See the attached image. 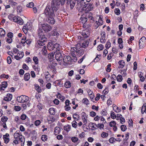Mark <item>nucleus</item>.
I'll list each match as a JSON object with an SVG mask.
<instances>
[{
  "label": "nucleus",
  "instance_id": "obj_1",
  "mask_svg": "<svg viewBox=\"0 0 146 146\" xmlns=\"http://www.w3.org/2000/svg\"><path fill=\"white\" fill-rule=\"evenodd\" d=\"M60 5L59 3L55 0H52L51 3V6L46 7L44 11V13L48 23L50 24H53L55 23V21L54 18L55 16L54 12L58 10Z\"/></svg>",
  "mask_w": 146,
  "mask_h": 146
},
{
  "label": "nucleus",
  "instance_id": "obj_2",
  "mask_svg": "<svg viewBox=\"0 0 146 146\" xmlns=\"http://www.w3.org/2000/svg\"><path fill=\"white\" fill-rule=\"evenodd\" d=\"M86 3V2L85 3V5H83L82 6L79 7L78 6V7L81 8V10H83L86 12H88L92 10L93 7L92 4H91V3L88 4L87 3Z\"/></svg>",
  "mask_w": 146,
  "mask_h": 146
},
{
  "label": "nucleus",
  "instance_id": "obj_3",
  "mask_svg": "<svg viewBox=\"0 0 146 146\" xmlns=\"http://www.w3.org/2000/svg\"><path fill=\"white\" fill-rule=\"evenodd\" d=\"M17 100L18 102L23 103L28 102L29 100V98L26 96L22 95L20 96L17 97Z\"/></svg>",
  "mask_w": 146,
  "mask_h": 146
},
{
  "label": "nucleus",
  "instance_id": "obj_4",
  "mask_svg": "<svg viewBox=\"0 0 146 146\" xmlns=\"http://www.w3.org/2000/svg\"><path fill=\"white\" fill-rule=\"evenodd\" d=\"M139 47L142 49L146 44V39L145 36L142 37L139 41Z\"/></svg>",
  "mask_w": 146,
  "mask_h": 146
},
{
  "label": "nucleus",
  "instance_id": "obj_5",
  "mask_svg": "<svg viewBox=\"0 0 146 146\" xmlns=\"http://www.w3.org/2000/svg\"><path fill=\"white\" fill-rule=\"evenodd\" d=\"M42 28L44 31L48 32L51 30L52 27L47 24H42L41 25Z\"/></svg>",
  "mask_w": 146,
  "mask_h": 146
},
{
  "label": "nucleus",
  "instance_id": "obj_6",
  "mask_svg": "<svg viewBox=\"0 0 146 146\" xmlns=\"http://www.w3.org/2000/svg\"><path fill=\"white\" fill-rule=\"evenodd\" d=\"M47 41V39L46 37H40L37 40V42L39 45L43 46L44 45Z\"/></svg>",
  "mask_w": 146,
  "mask_h": 146
},
{
  "label": "nucleus",
  "instance_id": "obj_7",
  "mask_svg": "<svg viewBox=\"0 0 146 146\" xmlns=\"http://www.w3.org/2000/svg\"><path fill=\"white\" fill-rule=\"evenodd\" d=\"M13 21L20 25H22L23 23V20L19 17L15 16L14 17Z\"/></svg>",
  "mask_w": 146,
  "mask_h": 146
},
{
  "label": "nucleus",
  "instance_id": "obj_8",
  "mask_svg": "<svg viewBox=\"0 0 146 146\" xmlns=\"http://www.w3.org/2000/svg\"><path fill=\"white\" fill-rule=\"evenodd\" d=\"M77 1V4L78 7L85 5L86 2H90L91 0H76Z\"/></svg>",
  "mask_w": 146,
  "mask_h": 146
},
{
  "label": "nucleus",
  "instance_id": "obj_9",
  "mask_svg": "<svg viewBox=\"0 0 146 146\" xmlns=\"http://www.w3.org/2000/svg\"><path fill=\"white\" fill-rule=\"evenodd\" d=\"M55 58L57 61H60L63 58V56L61 53L59 52H55Z\"/></svg>",
  "mask_w": 146,
  "mask_h": 146
},
{
  "label": "nucleus",
  "instance_id": "obj_10",
  "mask_svg": "<svg viewBox=\"0 0 146 146\" xmlns=\"http://www.w3.org/2000/svg\"><path fill=\"white\" fill-rule=\"evenodd\" d=\"M82 35L84 38H87L89 36L90 32L87 29H85L82 31Z\"/></svg>",
  "mask_w": 146,
  "mask_h": 146
},
{
  "label": "nucleus",
  "instance_id": "obj_11",
  "mask_svg": "<svg viewBox=\"0 0 146 146\" xmlns=\"http://www.w3.org/2000/svg\"><path fill=\"white\" fill-rule=\"evenodd\" d=\"M24 56V53L23 52L20 51L18 52L16 55H15V58L17 60H19L23 57Z\"/></svg>",
  "mask_w": 146,
  "mask_h": 146
},
{
  "label": "nucleus",
  "instance_id": "obj_12",
  "mask_svg": "<svg viewBox=\"0 0 146 146\" xmlns=\"http://www.w3.org/2000/svg\"><path fill=\"white\" fill-rule=\"evenodd\" d=\"M76 3L75 0H67V3L70 4V7L71 9H73L74 6Z\"/></svg>",
  "mask_w": 146,
  "mask_h": 146
},
{
  "label": "nucleus",
  "instance_id": "obj_13",
  "mask_svg": "<svg viewBox=\"0 0 146 146\" xmlns=\"http://www.w3.org/2000/svg\"><path fill=\"white\" fill-rule=\"evenodd\" d=\"M47 48L50 50H54V44L51 42H48L47 45Z\"/></svg>",
  "mask_w": 146,
  "mask_h": 146
},
{
  "label": "nucleus",
  "instance_id": "obj_14",
  "mask_svg": "<svg viewBox=\"0 0 146 146\" xmlns=\"http://www.w3.org/2000/svg\"><path fill=\"white\" fill-rule=\"evenodd\" d=\"M12 98V95L10 94H8L4 98V100L5 101H9L11 100Z\"/></svg>",
  "mask_w": 146,
  "mask_h": 146
},
{
  "label": "nucleus",
  "instance_id": "obj_15",
  "mask_svg": "<svg viewBox=\"0 0 146 146\" xmlns=\"http://www.w3.org/2000/svg\"><path fill=\"white\" fill-rule=\"evenodd\" d=\"M71 59V57L69 56H64L63 59L64 62L66 64L68 63V62L70 61Z\"/></svg>",
  "mask_w": 146,
  "mask_h": 146
},
{
  "label": "nucleus",
  "instance_id": "obj_16",
  "mask_svg": "<svg viewBox=\"0 0 146 146\" xmlns=\"http://www.w3.org/2000/svg\"><path fill=\"white\" fill-rule=\"evenodd\" d=\"M102 36L100 38V42L102 43H104L106 42L105 33L103 32L101 34Z\"/></svg>",
  "mask_w": 146,
  "mask_h": 146
},
{
  "label": "nucleus",
  "instance_id": "obj_17",
  "mask_svg": "<svg viewBox=\"0 0 146 146\" xmlns=\"http://www.w3.org/2000/svg\"><path fill=\"white\" fill-rule=\"evenodd\" d=\"M38 35L39 38L40 37L42 38L45 37V36L44 33L42 31V29H39L38 31Z\"/></svg>",
  "mask_w": 146,
  "mask_h": 146
},
{
  "label": "nucleus",
  "instance_id": "obj_18",
  "mask_svg": "<svg viewBox=\"0 0 146 146\" xmlns=\"http://www.w3.org/2000/svg\"><path fill=\"white\" fill-rule=\"evenodd\" d=\"M21 133L19 131H16L14 134V138L15 139H17L21 136Z\"/></svg>",
  "mask_w": 146,
  "mask_h": 146
},
{
  "label": "nucleus",
  "instance_id": "obj_19",
  "mask_svg": "<svg viewBox=\"0 0 146 146\" xmlns=\"http://www.w3.org/2000/svg\"><path fill=\"white\" fill-rule=\"evenodd\" d=\"M9 135L8 133H6L5 135H3V138L4 141V142L5 143H7L9 141V138H7L5 139V137H8Z\"/></svg>",
  "mask_w": 146,
  "mask_h": 146
},
{
  "label": "nucleus",
  "instance_id": "obj_20",
  "mask_svg": "<svg viewBox=\"0 0 146 146\" xmlns=\"http://www.w3.org/2000/svg\"><path fill=\"white\" fill-rule=\"evenodd\" d=\"M83 113L82 116V119L84 123L85 124L87 122L86 114L85 112H83Z\"/></svg>",
  "mask_w": 146,
  "mask_h": 146
},
{
  "label": "nucleus",
  "instance_id": "obj_21",
  "mask_svg": "<svg viewBox=\"0 0 146 146\" xmlns=\"http://www.w3.org/2000/svg\"><path fill=\"white\" fill-rule=\"evenodd\" d=\"M90 127H92V130H94L98 128L97 124L94 123H91L90 124Z\"/></svg>",
  "mask_w": 146,
  "mask_h": 146
},
{
  "label": "nucleus",
  "instance_id": "obj_22",
  "mask_svg": "<svg viewBox=\"0 0 146 146\" xmlns=\"http://www.w3.org/2000/svg\"><path fill=\"white\" fill-rule=\"evenodd\" d=\"M30 74L28 73H27L25 74L24 76V79L26 81H28L30 78Z\"/></svg>",
  "mask_w": 146,
  "mask_h": 146
},
{
  "label": "nucleus",
  "instance_id": "obj_23",
  "mask_svg": "<svg viewBox=\"0 0 146 146\" xmlns=\"http://www.w3.org/2000/svg\"><path fill=\"white\" fill-rule=\"evenodd\" d=\"M56 96L57 98L59 99L62 101H63L65 99V97L63 96H62V95L59 93L57 94Z\"/></svg>",
  "mask_w": 146,
  "mask_h": 146
},
{
  "label": "nucleus",
  "instance_id": "obj_24",
  "mask_svg": "<svg viewBox=\"0 0 146 146\" xmlns=\"http://www.w3.org/2000/svg\"><path fill=\"white\" fill-rule=\"evenodd\" d=\"M118 64H119V68H123L125 65V63L124 61L123 60H120L118 62Z\"/></svg>",
  "mask_w": 146,
  "mask_h": 146
},
{
  "label": "nucleus",
  "instance_id": "obj_25",
  "mask_svg": "<svg viewBox=\"0 0 146 146\" xmlns=\"http://www.w3.org/2000/svg\"><path fill=\"white\" fill-rule=\"evenodd\" d=\"M71 51L74 52V53H72V55L74 58H76L75 53H77V52H78V51H77L76 48L75 47H74L73 49L71 48Z\"/></svg>",
  "mask_w": 146,
  "mask_h": 146
},
{
  "label": "nucleus",
  "instance_id": "obj_26",
  "mask_svg": "<svg viewBox=\"0 0 146 146\" xmlns=\"http://www.w3.org/2000/svg\"><path fill=\"white\" fill-rule=\"evenodd\" d=\"M71 128V126L69 125H66L64 126V130L67 132H69Z\"/></svg>",
  "mask_w": 146,
  "mask_h": 146
},
{
  "label": "nucleus",
  "instance_id": "obj_27",
  "mask_svg": "<svg viewBox=\"0 0 146 146\" xmlns=\"http://www.w3.org/2000/svg\"><path fill=\"white\" fill-rule=\"evenodd\" d=\"M80 23H82L83 25L86 24V22L87 21V19L86 18L83 17H82L80 19Z\"/></svg>",
  "mask_w": 146,
  "mask_h": 146
},
{
  "label": "nucleus",
  "instance_id": "obj_28",
  "mask_svg": "<svg viewBox=\"0 0 146 146\" xmlns=\"http://www.w3.org/2000/svg\"><path fill=\"white\" fill-rule=\"evenodd\" d=\"M35 89L39 93L42 92V90L38 84L35 85Z\"/></svg>",
  "mask_w": 146,
  "mask_h": 146
},
{
  "label": "nucleus",
  "instance_id": "obj_29",
  "mask_svg": "<svg viewBox=\"0 0 146 146\" xmlns=\"http://www.w3.org/2000/svg\"><path fill=\"white\" fill-rule=\"evenodd\" d=\"M89 44V42L88 40L84 41L82 44V46L84 48H86L88 46Z\"/></svg>",
  "mask_w": 146,
  "mask_h": 146
},
{
  "label": "nucleus",
  "instance_id": "obj_30",
  "mask_svg": "<svg viewBox=\"0 0 146 146\" xmlns=\"http://www.w3.org/2000/svg\"><path fill=\"white\" fill-rule=\"evenodd\" d=\"M51 35L57 37L59 35V34L56 31L54 30L51 32Z\"/></svg>",
  "mask_w": 146,
  "mask_h": 146
},
{
  "label": "nucleus",
  "instance_id": "obj_31",
  "mask_svg": "<svg viewBox=\"0 0 146 146\" xmlns=\"http://www.w3.org/2000/svg\"><path fill=\"white\" fill-rule=\"evenodd\" d=\"M113 110L117 113H118L120 112L121 111V109L119 108L116 106H115L113 107Z\"/></svg>",
  "mask_w": 146,
  "mask_h": 146
},
{
  "label": "nucleus",
  "instance_id": "obj_32",
  "mask_svg": "<svg viewBox=\"0 0 146 146\" xmlns=\"http://www.w3.org/2000/svg\"><path fill=\"white\" fill-rule=\"evenodd\" d=\"M60 127H56L54 129V133L56 135H57L60 133Z\"/></svg>",
  "mask_w": 146,
  "mask_h": 146
},
{
  "label": "nucleus",
  "instance_id": "obj_33",
  "mask_svg": "<svg viewBox=\"0 0 146 146\" xmlns=\"http://www.w3.org/2000/svg\"><path fill=\"white\" fill-rule=\"evenodd\" d=\"M23 29L30 30L31 29V26L30 25V24L29 23H27L25 25H24L23 27Z\"/></svg>",
  "mask_w": 146,
  "mask_h": 146
},
{
  "label": "nucleus",
  "instance_id": "obj_34",
  "mask_svg": "<svg viewBox=\"0 0 146 146\" xmlns=\"http://www.w3.org/2000/svg\"><path fill=\"white\" fill-rule=\"evenodd\" d=\"M7 82H3L1 85V89L4 90L3 88H5L7 87Z\"/></svg>",
  "mask_w": 146,
  "mask_h": 146
},
{
  "label": "nucleus",
  "instance_id": "obj_35",
  "mask_svg": "<svg viewBox=\"0 0 146 146\" xmlns=\"http://www.w3.org/2000/svg\"><path fill=\"white\" fill-rule=\"evenodd\" d=\"M64 86L66 88H70L71 86L70 82L69 81H66L64 83Z\"/></svg>",
  "mask_w": 146,
  "mask_h": 146
},
{
  "label": "nucleus",
  "instance_id": "obj_36",
  "mask_svg": "<svg viewBox=\"0 0 146 146\" xmlns=\"http://www.w3.org/2000/svg\"><path fill=\"white\" fill-rule=\"evenodd\" d=\"M5 33V30L2 28H0V36H4Z\"/></svg>",
  "mask_w": 146,
  "mask_h": 146
},
{
  "label": "nucleus",
  "instance_id": "obj_37",
  "mask_svg": "<svg viewBox=\"0 0 146 146\" xmlns=\"http://www.w3.org/2000/svg\"><path fill=\"white\" fill-rule=\"evenodd\" d=\"M17 11L18 13H21L23 10L22 7L20 5H18L17 8Z\"/></svg>",
  "mask_w": 146,
  "mask_h": 146
},
{
  "label": "nucleus",
  "instance_id": "obj_38",
  "mask_svg": "<svg viewBox=\"0 0 146 146\" xmlns=\"http://www.w3.org/2000/svg\"><path fill=\"white\" fill-rule=\"evenodd\" d=\"M54 50H56V52L57 51H58L59 50V45L57 43H55L54 44Z\"/></svg>",
  "mask_w": 146,
  "mask_h": 146
},
{
  "label": "nucleus",
  "instance_id": "obj_39",
  "mask_svg": "<svg viewBox=\"0 0 146 146\" xmlns=\"http://www.w3.org/2000/svg\"><path fill=\"white\" fill-rule=\"evenodd\" d=\"M57 64L55 62H52L51 63V64L49 66V68L51 69H52L56 68L55 67L56 66Z\"/></svg>",
  "mask_w": 146,
  "mask_h": 146
},
{
  "label": "nucleus",
  "instance_id": "obj_40",
  "mask_svg": "<svg viewBox=\"0 0 146 146\" xmlns=\"http://www.w3.org/2000/svg\"><path fill=\"white\" fill-rule=\"evenodd\" d=\"M49 111L50 114L51 115H54L55 114V109L53 108H50L49 109Z\"/></svg>",
  "mask_w": 146,
  "mask_h": 146
},
{
  "label": "nucleus",
  "instance_id": "obj_41",
  "mask_svg": "<svg viewBox=\"0 0 146 146\" xmlns=\"http://www.w3.org/2000/svg\"><path fill=\"white\" fill-rule=\"evenodd\" d=\"M91 26V25H88L86 23L84 25H83V27H84V28H85L87 30H89L90 29Z\"/></svg>",
  "mask_w": 146,
  "mask_h": 146
},
{
  "label": "nucleus",
  "instance_id": "obj_42",
  "mask_svg": "<svg viewBox=\"0 0 146 146\" xmlns=\"http://www.w3.org/2000/svg\"><path fill=\"white\" fill-rule=\"evenodd\" d=\"M72 125L73 127L76 128L78 125V123L76 121L74 120L72 123Z\"/></svg>",
  "mask_w": 146,
  "mask_h": 146
},
{
  "label": "nucleus",
  "instance_id": "obj_43",
  "mask_svg": "<svg viewBox=\"0 0 146 146\" xmlns=\"http://www.w3.org/2000/svg\"><path fill=\"white\" fill-rule=\"evenodd\" d=\"M110 40H108L106 42V49H109L111 46V43L110 41Z\"/></svg>",
  "mask_w": 146,
  "mask_h": 146
},
{
  "label": "nucleus",
  "instance_id": "obj_44",
  "mask_svg": "<svg viewBox=\"0 0 146 146\" xmlns=\"http://www.w3.org/2000/svg\"><path fill=\"white\" fill-rule=\"evenodd\" d=\"M33 60L36 64H37L38 63V59L37 57H34L33 58Z\"/></svg>",
  "mask_w": 146,
  "mask_h": 146
},
{
  "label": "nucleus",
  "instance_id": "obj_45",
  "mask_svg": "<svg viewBox=\"0 0 146 146\" xmlns=\"http://www.w3.org/2000/svg\"><path fill=\"white\" fill-rule=\"evenodd\" d=\"M111 66V64H109L107 66V68L106 69V71L108 72H110L111 70V68H110Z\"/></svg>",
  "mask_w": 146,
  "mask_h": 146
},
{
  "label": "nucleus",
  "instance_id": "obj_46",
  "mask_svg": "<svg viewBox=\"0 0 146 146\" xmlns=\"http://www.w3.org/2000/svg\"><path fill=\"white\" fill-rule=\"evenodd\" d=\"M120 128L122 131H124L126 130L127 128L125 125H123L121 126Z\"/></svg>",
  "mask_w": 146,
  "mask_h": 146
},
{
  "label": "nucleus",
  "instance_id": "obj_47",
  "mask_svg": "<svg viewBox=\"0 0 146 146\" xmlns=\"http://www.w3.org/2000/svg\"><path fill=\"white\" fill-rule=\"evenodd\" d=\"M73 117L75 120H78L79 117V115L76 113H74L73 115Z\"/></svg>",
  "mask_w": 146,
  "mask_h": 146
},
{
  "label": "nucleus",
  "instance_id": "obj_48",
  "mask_svg": "<svg viewBox=\"0 0 146 146\" xmlns=\"http://www.w3.org/2000/svg\"><path fill=\"white\" fill-rule=\"evenodd\" d=\"M116 123L115 121H111L110 123V126L111 127H113L116 125Z\"/></svg>",
  "mask_w": 146,
  "mask_h": 146
},
{
  "label": "nucleus",
  "instance_id": "obj_49",
  "mask_svg": "<svg viewBox=\"0 0 146 146\" xmlns=\"http://www.w3.org/2000/svg\"><path fill=\"white\" fill-rule=\"evenodd\" d=\"M26 36H24L21 40V42L22 44H24L26 43Z\"/></svg>",
  "mask_w": 146,
  "mask_h": 146
},
{
  "label": "nucleus",
  "instance_id": "obj_50",
  "mask_svg": "<svg viewBox=\"0 0 146 146\" xmlns=\"http://www.w3.org/2000/svg\"><path fill=\"white\" fill-rule=\"evenodd\" d=\"M34 3L33 2H31L27 4V7H28L32 8L34 6Z\"/></svg>",
  "mask_w": 146,
  "mask_h": 146
},
{
  "label": "nucleus",
  "instance_id": "obj_51",
  "mask_svg": "<svg viewBox=\"0 0 146 146\" xmlns=\"http://www.w3.org/2000/svg\"><path fill=\"white\" fill-rule=\"evenodd\" d=\"M56 1L61 5H64L66 1V0H56Z\"/></svg>",
  "mask_w": 146,
  "mask_h": 146
},
{
  "label": "nucleus",
  "instance_id": "obj_52",
  "mask_svg": "<svg viewBox=\"0 0 146 146\" xmlns=\"http://www.w3.org/2000/svg\"><path fill=\"white\" fill-rule=\"evenodd\" d=\"M114 12L117 15H119L120 14V10L118 8H115V9Z\"/></svg>",
  "mask_w": 146,
  "mask_h": 146
},
{
  "label": "nucleus",
  "instance_id": "obj_53",
  "mask_svg": "<svg viewBox=\"0 0 146 146\" xmlns=\"http://www.w3.org/2000/svg\"><path fill=\"white\" fill-rule=\"evenodd\" d=\"M82 101L83 103L87 105L89 104V101L87 98H84L82 100Z\"/></svg>",
  "mask_w": 146,
  "mask_h": 146
},
{
  "label": "nucleus",
  "instance_id": "obj_54",
  "mask_svg": "<svg viewBox=\"0 0 146 146\" xmlns=\"http://www.w3.org/2000/svg\"><path fill=\"white\" fill-rule=\"evenodd\" d=\"M108 135V133L105 132L103 131L101 134V137L103 138L107 137Z\"/></svg>",
  "mask_w": 146,
  "mask_h": 146
},
{
  "label": "nucleus",
  "instance_id": "obj_55",
  "mask_svg": "<svg viewBox=\"0 0 146 146\" xmlns=\"http://www.w3.org/2000/svg\"><path fill=\"white\" fill-rule=\"evenodd\" d=\"M45 76L46 80H49L50 75L48 72L45 74Z\"/></svg>",
  "mask_w": 146,
  "mask_h": 146
},
{
  "label": "nucleus",
  "instance_id": "obj_56",
  "mask_svg": "<svg viewBox=\"0 0 146 146\" xmlns=\"http://www.w3.org/2000/svg\"><path fill=\"white\" fill-rule=\"evenodd\" d=\"M41 139L43 141H45L47 139V137L46 135H44L42 136Z\"/></svg>",
  "mask_w": 146,
  "mask_h": 146
},
{
  "label": "nucleus",
  "instance_id": "obj_57",
  "mask_svg": "<svg viewBox=\"0 0 146 146\" xmlns=\"http://www.w3.org/2000/svg\"><path fill=\"white\" fill-rule=\"evenodd\" d=\"M78 138L75 137H72L71 140L74 143H76L78 141Z\"/></svg>",
  "mask_w": 146,
  "mask_h": 146
},
{
  "label": "nucleus",
  "instance_id": "obj_58",
  "mask_svg": "<svg viewBox=\"0 0 146 146\" xmlns=\"http://www.w3.org/2000/svg\"><path fill=\"white\" fill-rule=\"evenodd\" d=\"M8 119V118L6 116L3 117L1 119V121L3 123H5Z\"/></svg>",
  "mask_w": 146,
  "mask_h": 146
},
{
  "label": "nucleus",
  "instance_id": "obj_59",
  "mask_svg": "<svg viewBox=\"0 0 146 146\" xmlns=\"http://www.w3.org/2000/svg\"><path fill=\"white\" fill-rule=\"evenodd\" d=\"M117 80L118 82H121L122 80V76L120 75L117 76Z\"/></svg>",
  "mask_w": 146,
  "mask_h": 146
},
{
  "label": "nucleus",
  "instance_id": "obj_60",
  "mask_svg": "<svg viewBox=\"0 0 146 146\" xmlns=\"http://www.w3.org/2000/svg\"><path fill=\"white\" fill-rule=\"evenodd\" d=\"M98 128H99L100 129H104V125L103 124L101 123H98L97 125Z\"/></svg>",
  "mask_w": 146,
  "mask_h": 146
},
{
  "label": "nucleus",
  "instance_id": "obj_61",
  "mask_svg": "<svg viewBox=\"0 0 146 146\" xmlns=\"http://www.w3.org/2000/svg\"><path fill=\"white\" fill-rule=\"evenodd\" d=\"M33 68L35 71L38 72H39L40 70V68L38 66H33Z\"/></svg>",
  "mask_w": 146,
  "mask_h": 146
},
{
  "label": "nucleus",
  "instance_id": "obj_62",
  "mask_svg": "<svg viewBox=\"0 0 146 146\" xmlns=\"http://www.w3.org/2000/svg\"><path fill=\"white\" fill-rule=\"evenodd\" d=\"M14 109L16 111H19L21 110V107L19 106H15L14 107Z\"/></svg>",
  "mask_w": 146,
  "mask_h": 146
},
{
  "label": "nucleus",
  "instance_id": "obj_63",
  "mask_svg": "<svg viewBox=\"0 0 146 146\" xmlns=\"http://www.w3.org/2000/svg\"><path fill=\"white\" fill-rule=\"evenodd\" d=\"M109 91V89L108 88H106L103 91L104 94L106 95L107 94Z\"/></svg>",
  "mask_w": 146,
  "mask_h": 146
},
{
  "label": "nucleus",
  "instance_id": "obj_64",
  "mask_svg": "<svg viewBox=\"0 0 146 146\" xmlns=\"http://www.w3.org/2000/svg\"><path fill=\"white\" fill-rule=\"evenodd\" d=\"M27 117V116L25 114H23L21 115L20 118L21 119L23 120L25 119Z\"/></svg>",
  "mask_w": 146,
  "mask_h": 146
}]
</instances>
